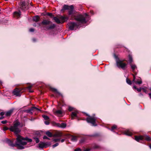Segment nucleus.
<instances>
[{"label":"nucleus","mask_w":151,"mask_h":151,"mask_svg":"<svg viewBox=\"0 0 151 151\" xmlns=\"http://www.w3.org/2000/svg\"><path fill=\"white\" fill-rule=\"evenodd\" d=\"M63 9L69 10L68 16H61L60 17V20L57 17H54L53 19L58 24L63 23L67 21L69 18L72 20L75 19L81 24H84L86 23L90 19L89 16L86 13L83 15L78 14L74 10V7L72 5L70 6L64 5L63 6Z\"/></svg>","instance_id":"nucleus-1"},{"label":"nucleus","mask_w":151,"mask_h":151,"mask_svg":"<svg viewBox=\"0 0 151 151\" xmlns=\"http://www.w3.org/2000/svg\"><path fill=\"white\" fill-rule=\"evenodd\" d=\"M20 125V122L17 121L14 123L13 126H11L9 129L14 133L17 134L16 141L15 144H13V142L10 140L7 139L6 140V142L9 145L12 147H17L18 149H23L24 148V146L27 144V142L24 141L26 140L28 142H32V139L27 137L23 138L18 134L20 132L21 130L18 128V126Z\"/></svg>","instance_id":"nucleus-2"},{"label":"nucleus","mask_w":151,"mask_h":151,"mask_svg":"<svg viewBox=\"0 0 151 151\" xmlns=\"http://www.w3.org/2000/svg\"><path fill=\"white\" fill-rule=\"evenodd\" d=\"M40 25L45 28V29L47 30L53 29L55 27V24H52L50 21L47 19L43 20L40 24Z\"/></svg>","instance_id":"nucleus-3"},{"label":"nucleus","mask_w":151,"mask_h":151,"mask_svg":"<svg viewBox=\"0 0 151 151\" xmlns=\"http://www.w3.org/2000/svg\"><path fill=\"white\" fill-rule=\"evenodd\" d=\"M116 62L117 66L119 68H121L123 70H124L126 67L127 64L124 63L123 61L119 60L118 58L116 59Z\"/></svg>","instance_id":"nucleus-4"},{"label":"nucleus","mask_w":151,"mask_h":151,"mask_svg":"<svg viewBox=\"0 0 151 151\" xmlns=\"http://www.w3.org/2000/svg\"><path fill=\"white\" fill-rule=\"evenodd\" d=\"M68 25L69 29L71 30H76L80 28V24L78 23H77L71 22L68 24Z\"/></svg>","instance_id":"nucleus-5"},{"label":"nucleus","mask_w":151,"mask_h":151,"mask_svg":"<svg viewBox=\"0 0 151 151\" xmlns=\"http://www.w3.org/2000/svg\"><path fill=\"white\" fill-rule=\"evenodd\" d=\"M143 139H145L147 141H150L151 140V138L147 135L144 136H135V139L137 142H139L140 140H142Z\"/></svg>","instance_id":"nucleus-6"},{"label":"nucleus","mask_w":151,"mask_h":151,"mask_svg":"<svg viewBox=\"0 0 151 151\" xmlns=\"http://www.w3.org/2000/svg\"><path fill=\"white\" fill-rule=\"evenodd\" d=\"M19 5L21 9L23 10H27L28 9V3L24 1H21Z\"/></svg>","instance_id":"nucleus-7"},{"label":"nucleus","mask_w":151,"mask_h":151,"mask_svg":"<svg viewBox=\"0 0 151 151\" xmlns=\"http://www.w3.org/2000/svg\"><path fill=\"white\" fill-rule=\"evenodd\" d=\"M96 118L94 117H92L89 116L86 119V121L88 123H91L93 126H96L95 122Z\"/></svg>","instance_id":"nucleus-8"},{"label":"nucleus","mask_w":151,"mask_h":151,"mask_svg":"<svg viewBox=\"0 0 151 151\" xmlns=\"http://www.w3.org/2000/svg\"><path fill=\"white\" fill-rule=\"evenodd\" d=\"M24 89L23 88H16L13 92V94L16 96H21V91Z\"/></svg>","instance_id":"nucleus-9"},{"label":"nucleus","mask_w":151,"mask_h":151,"mask_svg":"<svg viewBox=\"0 0 151 151\" xmlns=\"http://www.w3.org/2000/svg\"><path fill=\"white\" fill-rule=\"evenodd\" d=\"M36 109L37 110L40 111V109L37 108L35 107H31V108L29 109L26 110L25 111L28 113H31L32 114V111H34V109Z\"/></svg>","instance_id":"nucleus-10"},{"label":"nucleus","mask_w":151,"mask_h":151,"mask_svg":"<svg viewBox=\"0 0 151 151\" xmlns=\"http://www.w3.org/2000/svg\"><path fill=\"white\" fill-rule=\"evenodd\" d=\"M133 79L132 81V82H135L136 83H138L139 84H141L142 83V81L141 80V79L140 78H139L137 80V81H135V77L133 75Z\"/></svg>","instance_id":"nucleus-11"},{"label":"nucleus","mask_w":151,"mask_h":151,"mask_svg":"<svg viewBox=\"0 0 151 151\" xmlns=\"http://www.w3.org/2000/svg\"><path fill=\"white\" fill-rule=\"evenodd\" d=\"M77 111H75L72 113L71 115V118L72 119H73L75 117H77V114L78 113Z\"/></svg>","instance_id":"nucleus-12"},{"label":"nucleus","mask_w":151,"mask_h":151,"mask_svg":"<svg viewBox=\"0 0 151 151\" xmlns=\"http://www.w3.org/2000/svg\"><path fill=\"white\" fill-rule=\"evenodd\" d=\"M56 124L58 127L63 128H65L66 125V124L64 123H62L61 124L57 123Z\"/></svg>","instance_id":"nucleus-13"},{"label":"nucleus","mask_w":151,"mask_h":151,"mask_svg":"<svg viewBox=\"0 0 151 151\" xmlns=\"http://www.w3.org/2000/svg\"><path fill=\"white\" fill-rule=\"evenodd\" d=\"M21 13L20 11L18 12H15L14 13V15L15 17L18 18L20 17Z\"/></svg>","instance_id":"nucleus-14"},{"label":"nucleus","mask_w":151,"mask_h":151,"mask_svg":"<svg viewBox=\"0 0 151 151\" xmlns=\"http://www.w3.org/2000/svg\"><path fill=\"white\" fill-rule=\"evenodd\" d=\"M47 145V144L43 142H41L38 144L39 147L40 148H42L44 147H46V146Z\"/></svg>","instance_id":"nucleus-15"},{"label":"nucleus","mask_w":151,"mask_h":151,"mask_svg":"<svg viewBox=\"0 0 151 151\" xmlns=\"http://www.w3.org/2000/svg\"><path fill=\"white\" fill-rule=\"evenodd\" d=\"M124 134L130 136L132 134V132L129 130H127L124 132Z\"/></svg>","instance_id":"nucleus-16"},{"label":"nucleus","mask_w":151,"mask_h":151,"mask_svg":"<svg viewBox=\"0 0 151 151\" xmlns=\"http://www.w3.org/2000/svg\"><path fill=\"white\" fill-rule=\"evenodd\" d=\"M51 89L52 91L55 92L57 95L59 96H62L61 93L58 91L57 89L53 88H51Z\"/></svg>","instance_id":"nucleus-17"},{"label":"nucleus","mask_w":151,"mask_h":151,"mask_svg":"<svg viewBox=\"0 0 151 151\" xmlns=\"http://www.w3.org/2000/svg\"><path fill=\"white\" fill-rule=\"evenodd\" d=\"M130 66L132 71L134 72L135 70L137 68V66L135 65L132 63L130 64Z\"/></svg>","instance_id":"nucleus-18"},{"label":"nucleus","mask_w":151,"mask_h":151,"mask_svg":"<svg viewBox=\"0 0 151 151\" xmlns=\"http://www.w3.org/2000/svg\"><path fill=\"white\" fill-rule=\"evenodd\" d=\"M40 18L39 16H36L34 17L33 19L34 21L35 22H37L39 20Z\"/></svg>","instance_id":"nucleus-19"},{"label":"nucleus","mask_w":151,"mask_h":151,"mask_svg":"<svg viewBox=\"0 0 151 151\" xmlns=\"http://www.w3.org/2000/svg\"><path fill=\"white\" fill-rule=\"evenodd\" d=\"M71 140L73 142H76L77 140V139L76 137L75 136H71Z\"/></svg>","instance_id":"nucleus-20"},{"label":"nucleus","mask_w":151,"mask_h":151,"mask_svg":"<svg viewBox=\"0 0 151 151\" xmlns=\"http://www.w3.org/2000/svg\"><path fill=\"white\" fill-rule=\"evenodd\" d=\"M55 135L56 137H60L62 136V134L61 132H58L55 134Z\"/></svg>","instance_id":"nucleus-21"},{"label":"nucleus","mask_w":151,"mask_h":151,"mask_svg":"<svg viewBox=\"0 0 151 151\" xmlns=\"http://www.w3.org/2000/svg\"><path fill=\"white\" fill-rule=\"evenodd\" d=\"M128 58L129 59V62L131 64V63L133 62V59L132 55H129L128 56Z\"/></svg>","instance_id":"nucleus-22"},{"label":"nucleus","mask_w":151,"mask_h":151,"mask_svg":"<svg viewBox=\"0 0 151 151\" xmlns=\"http://www.w3.org/2000/svg\"><path fill=\"white\" fill-rule=\"evenodd\" d=\"M46 134L49 137H51L52 136V134L49 131H47L46 132Z\"/></svg>","instance_id":"nucleus-23"},{"label":"nucleus","mask_w":151,"mask_h":151,"mask_svg":"<svg viewBox=\"0 0 151 151\" xmlns=\"http://www.w3.org/2000/svg\"><path fill=\"white\" fill-rule=\"evenodd\" d=\"M12 111H9L6 112L5 115L7 116H10L12 114Z\"/></svg>","instance_id":"nucleus-24"},{"label":"nucleus","mask_w":151,"mask_h":151,"mask_svg":"<svg viewBox=\"0 0 151 151\" xmlns=\"http://www.w3.org/2000/svg\"><path fill=\"white\" fill-rule=\"evenodd\" d=\"M56 114H62V111L60 110H58L55 112Z\"/></svg>","instance_id":"nucleus-25"},{"label":"nucleus","mask_w":151,"mask_h":151,"mask_svg":"<svg viewBox=\"0 0 151 151\" xmlns=\"http://www.w3.org/2000/svg\"><path fill=\"white\" fill-rule=\"evenodd\" d=\"M42 116L45 120H49V117H48V116L45 115H42Z\"/></svg>","instance_id":"nucleus-26"},{"label":"nucleus","mask_w":151,"mask_h":151,"mask_svg":"<svg viewBox=\"0 0 151 151\" xmlns=\"http://www.w3.org/2000/svg\"><path fill=\"white\" fill-rule=\"evenodd\" d=\"M127 83L129 85H131L132 84V82L128 78L126 79Z\"/></svg>","instance_id":"nucleus-27"},{"label":"nucleus","mask_w":151,"mask_h":151,"mask_svg":"<svg viewBox=\"0 0 151 151\" xmlns=\"http://www.w3.org/2000/svg\"><path fill=\"white\" fill-rule=\"evenodd\" d=\"M35 140V141L36 143H38L39 142V139L37 137H34V138Z\"/></svg>","instance_id":"nucleus-28"},{"label":"nucleus","mask_w":151,"mask_h":151,"mask_svg":"<svg viewBox=\"0 0 151 151\" xmlns=\"http://www.w3.org/2000/svg\"><path fill=\"white\" fill-rule=\"evenodd\" d=\"M32 87V86H29L27 87L26 88L28 89L29 90V92H32V91L30 90V89H31Z\"/></svg>","instance_id":"nucleus-29"},{"label":"nucleus","mask_w":151,"mask_h":151,"mask_svg":"<svg viewBox=\"0 0 151 151\" xmlns=\"http://www.w3.org/2000/svg\"><path fill=\"white\" fill-rule=\"evenodd\" d=\"M116 127H116V125H114V126H113L112 127V128H111V131H113V130H114V129H115L116 128Z\"/></svg>","instance_id":"nucleus-30"},{"label":"nucleus","mask_w":151,"mask_h":151,"mask_svg":"<svg viewBox=\"0 0 151 151\" xmlns=\"http://www.w3.org/2000/svg\"><path fill=\"white\" fill-rule=\"evenodd\" d=\"M142 90H143L144 92L146 93H147V91L145 88H142Z\"/></svg>","instance_id":"nucleus-31"},{"label":"nucleus","mask_w":151,"mask_h":151,"mask_svg":"<svg viewBox=\"0 0 151 151\" xmlns=\"http://www.w3.org/2000/svg\"><path fill=\"white\" fill-rule=\"evenodd\" d=\"M58 145H59V144L58 143H56V144H55L54 145L52 146V147L53 148H54L55 147L57 146Z\"/></svg>","instance_id":"nucleus-32"},{"label":"nucleus","mask_w":151,"mask_h":151,"mask_svg":"<svg viewBox=\"0 0 151 151\" xmlns=\"http://www.w3.org/2000/svg\"><path fill=\"white\" fill-rule=\"evenodd\" d=\"M73 107H71L70 106L69 107L68 110L69 111H71L73 110Z\"/></svg>","instance_id":"nucleus-33"},{"label":"nucleus","mask_w":151,"mask_h":151,"mask_svg":"<svg viewBox=\"0 0 151 151\" xmlns=\"http://www.w3.org/2000/svg\"><path fill=\"white\" fill-rule=\"evenodd\" d=\"M29 30L30 32H34L35 30L34 29L32 28L29 29Z\"/></svg>","instance_id":"nucleus-34"},{"label":"nucleus","mask_w":151,"mask_h":151,"mask_svg":"<svg viewBox=\"0 0 151 151\" xmlns=\"http://www.w3.org/2000/svg\"><path fill=\"white\" fill-rule=\"evenodd\" d=\"M43 139H47L49 140L50 139L47 137L46 136H44L43 137Z\"/></svg>","instance_id":"nucleus-35"},{"label":"nucleus","mask_w":151,"mask_h":151,"mask_svg":"<svg viewBox=\"0 0 151 151\" xmlns=\"http://www.w3.org/2000/svg\"><path fill=\"white\" fill-rule=\"evenodd\" d=\"M74 151H81V150L80 148H77L75 149Z\"/></svg>","instance_id":"nucleus-36"},{"label":"nucleus","mask_w":151,"mask_h":151,"mask_svg":"<svg viewBox=\"0 0 151 151\" xmlns=\"http://www.w3.org/2000/svg\"><path fill=\"white\" fill-rule=\"evenodd\" d=\"M142 88H137V90L138 92H140L142 90Z\"/></svg>","instance_id":"nucleus-37"},{"label":"nucleus","mask_w":151,"mask_h":151,"mask_svg":"<svg viewBox=\"0 0 151 151\" xmlns=\"http://www.w3.org/2000/svg\"><path fill=\"white\" fill-rule=\"evenodd\" d=\"M60 139H54V141L55 142H58V141H60Z\"/></svg>","instance_id":"nucleus-38"},{"label":"nucleus","mask_w":151,"mask_h":151,"mask_svg":"<svg viewBox=\"0 0 151 151\" xmlns=\"http://www.w3.org/2000/svg\"><path fill=\"white\" fill-rule=\"evenodd\" d=\"M45 123L46 125H48L49 124V122L48 121H46L45 122Z\"/></svg>","instance_id":"nucleus-39"},{"label":"nucleus","mask_w":151,"mask_h":151,"mask_svg":"<svg viewBox=\"0 0 151 151\" xmlns=\"http://www.w3.org/2000/svg\"><path fill=\"white\" fill-rule=\"evenodd\" d=\"M91 150V149L87 148V149H85L83 150V151H90Z\"/></svg>","instance_id":"nucleus-40"},{"label":"nucleus","mask_w":151,"mask_h":151,"mask_svg":"<svg viewBox=\"0 0 151 151\" xmlns=\"http://www.w3.org/2000/svg\"><path fill=\"white\" fill-rule=\"evenodd\" d=\"M7 122L6 120L3 121L1 122V123L3 124H5Z\"/></svg>","instance_id":"nucleus-41"},{"label":"nucleus","mask_w":151,"mask_h":151,"mask_svg":"<svg viewBox=\"0 0 151 151\" xmlns=\"http://www.w3.org/2000/svg\"><path fill=\"white\" fill-rule=\"evenodd\" d=\"M47 15L49 16H50L51 17H52V13H48L47 14Z\"/></svg>","instance_id":"nucleus-42"},{"label":"nucleus","mask_w":151,"mask_h":151,"mask_svg":"<svg viewBox=\"0 0 151 151\" xmlns=\"http://www.w3.org/2000/svg\"><path fill=\"white\" fill-rule=\"evenodd\" d=\"M8 128H7V127H4L3 128V130H4V131H5V130H7L8 129Z\"/></svg>","instance_id":"nucleus-43"},{"label":"nucleus","mask_w":151,"mask_h":151,"mask_svg":"<svg viewBox=\"0 0 151 151\" xmlns=\"http://www.w3.org/2000/svg\"><path fill=\"white\" fill-rule=\"evenodd\" d=\"M99 147V146L98 145H95L94 146V148H98Z\"/></svg>","instance_id":"nucleus-44"},{"label":"nucleus","mask_w":151,"mask_h":151,"mask_svg":"<svg viewBox=\"0 0 151 151\" xmlns=\"http://www.w3.org/2000/svg\"><path fill=\"white\" fill-rule=\"evenodd\" d=\"M37 38H33L32 40V41L33 42H35L37 41Z\"/></svg>","instance_id":"nucleus-45"},{"label":"nucleus","mask_w":151,"mask_h":151,"mask_svg":"<svg viewBox=\"0 0 151 151\" xmlns=\"http://www.w3.org/2000/svg\"><path fill=\"white\" fill-rule=\"evenodd\" d=\"M4 114V112H1L0 113V115L1 116H3Z\"/></svg>","instance_id":"nucleus-46"},{"label":"nucleus","mask_w":151,"mask_h":151,"mask_svg":"<svg viewBox=\"0 0 151 151\" xmlns=\"http://www.w3.org/2000/svg\"><path fill=\"white\" fill-rule=\"evenodd\" d=\"M139 95V96H143V94L142 93H140Z\"/></svg>","instance_id":"nucleus-47"},{"label":"nucleus","mask_w":151,"mask_h":151,"mask_svg":"<svg viewBox=\"0 0 151 151\" xmlns=\"http://www.w3.org/2000/svg\"><path fill=\"white\" fill-rule=\"evenodd\" d=\"M96 136V135L95 134L91 135H89V136L90 137H95Z\"/></svg>","instance_id":"nucleus-48"},{"label":"nucleus","mask_w":151,"mask_h":151,"mask_svg":"<svg viewBox=\"0 0 151 151\" xmlns=\"http://www.w3.org/2000/svg\"><path fill=\"white\" fill-rule=\"evenodd\" d=\"M150 98L151 99V93H149L148 94Z\"/></svg>","instance_id":"nucleus-49"},{"label":"nucleus","mask_w":151,"mask_h":151,"mask_svg":"<svg viewBox=\"0 0 151 151\" xmlns=\"http://www.w3.org/2000/svg\"><path fill=\"white\" fill-rule=\"evenodd\" d=\"M65 140L64 139H62L61 140V142H64Z\"/></svg>","instance_id":"nucleus-50"},{"label":"nucleus","mask_w":151,"mask_h":151,"mask_svg":"<svg viewBox=\"0 0 151 151\" xmlns=\"http://www.w3.org/2000/svg\"><path fill=\"white\" fill-rule=\"evenodd\" d=\"M133 88L134 89H137V88H136V86H133Z\"/></svg>","instance_id":"nucleus-51"},{"label":"nucleus","mask_w":151,"mask_h":151,"mask_svg":"<svg viewBox=\"0 0 151 151\" xmlns=\"http://www.w3.org/2000/svg\"><path fill=\"white\" fill-rule=\"evenodd\" d=\"M0 119H2L3 118V117H0Z\"/></svg>","instance_id":"nucleus-52"},{"label":"nucleus","mask_w":151,"mask_h":151,"mask_svg":"<svg viewBox=\"0 0 151 151\" xmlns=\"http://www.w3.org/2000/svg\"><path fill=\"white\" fill-rule=\"evenodd\" d=\"M150 148L151 149V145H150L149 146Z\"/></svg>","instance_id":"nucleus-53"},{"label":"nucleus","mask_w":151,"mask_h":151,"mask_svg":"<svg viewBox=\"0 0 151 151\" xmlns=\"http://www.w3.org/2000/svg\"><path fill=\"white\" fill-rule=\"evenodd\" d=\"M1 9H0V14H1Z\"/></svg>","instance_id":"nucleus-54"},{"label":"nucleus","mask_w":151,"mask_h":151,"mask_svg":"<svg viewBox=\"0 0 151 151\" xmlns=\"http://www.w3.org/2000/svg\"><path fill=\"white\" fill-rule=\"evenodd\" d=\"M150 91H151V88H150Z\"/></svg>","instance_id":"nucleus-55"},{"label":"nucleus","mask_w":151,"mask_h":151,"mask_svg":"<svg viewBox=\"0 0 151 151\" xmlns=\"http://www.w3.org/2000/svg\"><path fill=\"white\" fill-rule=\"evenodd\" d=\"M33 26H35V24H34V25H33Z\"/></svg>","instance_id":"nucleus-56"},{"label":"nucleus","mask_w":151,"mask_h":151,"mask_svg":"<svg viewBox=\"0 0 151 151\" xmlns=\"http://www.w3.org/2000/svg\"><path fill=\"white\" fill-rule=\"evenodd\" d=\"M5 1H8V0H5Z\"/></svg>","instance_id":"nucleus-57"}]
</instances>
